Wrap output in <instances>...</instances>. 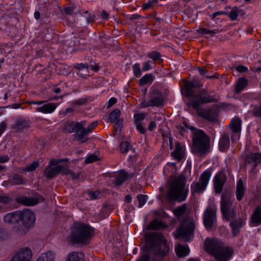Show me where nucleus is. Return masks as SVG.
<instances>
[{
    "instance_id": "8",
    "label": "nucleus",
    "mask_w": 261,
    "mask_h": 261,
    "mask_svg": "<svg viewBox=\"0 0 261 261\" xmlns=\"http://www.w3.org/2000/svg\"><path fill=\"white\" fill-rule=\"evenodd\" d=\"M194 229V224L193 222L184 221L181 222L179 228L177 229L175 237L177 239L182 238L186 241H189Z\"/></svg>"
},
{
    "instance_id": "59",
    "label": "nucleus",
    "mask_w": 261,
    "mask_h": 261,
    "mask_svg": "<svg viewBox=\"0 0 261 261\" xmlns=\"http://www.w3.org/2000/svg\"><path fill=\"white\" fill-rule=\"evenodd\" d=\"M151 61H148L143 63L142 70L143 71H147L152 68L151 66Z\"/></svg>"
},
{
    "instance_id": "35",
    "label": "nucleus",
    "mask_w": 261,
    "mask_h": 261,
    "mask_svg": "<svg viewBox=\"0 0 261 261\" xmlns=\"http://www.w3.org/2000/svg\"><path fill=\"white\" fill-rule=\"evenodd\" d=\"M75 137L77 140H78L81 143L85 142L87 140V138H85V137L88 134L86 129L84 128V126L81 129H79V130L76 131Z\"/></svg>"
},
{
    "instance_id": "58",
    "label": "nucleus",
    "mask_w": 261,
    "mask_h": 261,
    "mask_svg": "<svg viewBox=\"0 0 261 261\" xmlns=\"http://www.w3.org/2000/svg\"><path fill=\"white\" fill-rule=\"evenodd\" d=\"M123 120L122 119H119L118 120H117L115 125V129L116 130H121L123 125Z\"/></svg>"
},
{
    "instance_id": "42",
    "label": "nucleus",
    "mask_w": 261,
    "mask_h": 261,
    "mask_svg": "<svg viewBox=\"0 0 261 261\" xmlns=\"http://www.w3.org/2000/svg\"><path fill=\"white\" fill-rule=\"evenodd\" d=\"M83 255V254L81 252H72L68 254L66 261H80Z\"/></svg>"
},
{
    "instance_id": "10",
    "label": "nucleus",
    "mask_w": 261,
    "mask_h": 261,
    "mask_svg": "<svg viewBox=\"0 0 261 261\" xmlns=\"http://www.w3.org/2000/svg\"><path fill=\"white\" fill-rule=\"evenodd\" d=\"M150 99L144 102V107H159L164 103V98L162 93L158 90H152L149 94Z\"/></svg>"
},
{
    "instance_id": "63",
    "label": "nucleus",
    "mask_w": 261,
    "mask_h": 261,
    "mask_svg": "<svg viewBox=\"0 0 261 261\" xmlns=\"http://www.w3.org/2000/svg\"><path fill=\"white\" fill-rule=\"evenodd\" d=\"M88 194H89L90 197L91 198V199H96L98 197V196L99 195V192L98 191H95V192L91 191V192H89Z\"/></svg>"
},
{
    "instance_id": "62",
    "label": "nucleus",
    "mask_w": 261,
    "mask_h": 261,
    "mask_svg": "<svg viewBox=\"0 0 261 261\" xmlns=\"http://www.w3.org/2000/svg\"><path fill=\"white\" fill-rule=\"evenodd\" d=\"M236 70L239 72H245L248 71V68L244 65H240L235 67Z\"/></svg>"
},
{
    "instance_id": "11",
    "label": "nucleus",
    "mask_w": 261,
    "mask_h": 261,
    "mask_svg": "<svg viewBox=\"0 0 261 261\" xmlns=\"http://www.w3.org/2000/svg\"><path fill=\"white\" fill-rule=\"evenodd\" d=\"M216 222V210L207 207L204 212L203 223L206 229H211Z\"/></svg>"
},
{
    "instance_id": "46",
    "label": "nucleus",
    "mask_w": 261,
    "mask_h": 261,
    "mask_svg": "<svg viewBox=\"0 0 261 261\" xmlns=\"http://www.w3.org/2000/svg\"><path fill=\"white\" fill-rule=\"evenodd\" d=\"M74 68L79 70V72L77 73L79 76H83L82 74L80 73V71L83 70H88V65L87 64L78 63L74 65Z\"/></svg>"
},
{
    "instance_id": "33",
    "label": "nucleus",
    "mask_w": 261,
    "mask_h": 261,
    "mask_svg": "<svg viewBox=\"0 0 261 261\" xmlns=\"http://www.w3.org/2000/svg\"><path fill=\"white\" fill-rule=\"evenodd\" d=\"M251 222L256 226L258 225L261 222V207L257 206L252 216H251Z\"/></svg>"
},
{
    "instance_id": "56",
    "label": "nucleus",
    "mask_w": 261,
    "mask_h": 261,
    "mask_svg": "<svg viewBox=\"0 0 261 261\" xmlns=\"http://www.w3.org/2000/svg\"><path fill=\"white\" fill-rule=\"evenodd\" d=\"M158 2V0H151L148 3L144 4L142 6V9L144 10H146L148 9L151 8L154 4H156Z\"/></svg>"
},
{
    "instance_id": "13",
    "label": "nucleus",
    "mask_w": 261,
    "mask_h": 261,
    "mask_svg": "<svg viewBox=\"0 0 261 261\" xmlns=\"http://www.w3.org/2000/svg\"><path fill=\"white\" fill-rule=\"evenodd\" d=\"M32 257L31 250L28 248H23L16 252L10 261H30Z\"/></svg>"
},
{
    "instance_id": "26",
    "label": "nucleus",
    "mask_w": 261,
    "mask_h": 261,
    "mask_svg": "<svg viewBox=\"0 0 261 261\" xmlns=\"http://www.w3.org/2000/svg\"><path fill=\"white\" fill-rule=\"evenodd\" d=\"M230 147L229 135L227 134H223L219 141V149L221 151H226Z\"/></svg>"
},
{
    "instance_id": "60",
    "label": "nucleus",
    "mask_w": 261,
    "mask_h": 261,
    "mask_svg": "<svg viewBox=\"0 0 261 261\" xmlns=\"http://www.w3.org/2000/svg\"><path fill=\"white\" fill-rule=\"evenodd\" d=\"M7 126L8 125L6 121H4L0 123V136H1L4 132L7 129Z\"/></svg>"
},
{
    "instance_id": "55",
    "label": "nucleus",
    "mask_w": 261,
    "mask_h": 261,
    "mask_svg": "<svg viewBox=\"0 0 261 261\" xmlns=\"http://www.w3.org/2000/svg\"><path fill=\"white\" fill-rule=\"evenodd\" d=\"M87 102V99L86 98H80L76 100H75L72 102V106H81L85 105Z\"/></svg>"
},
{
    "instance_id": "64",
    "label": "nucleus",
    "mask_w": 261,
    "mask_h": 261,
    "mask_svg": "<svg viewBox=\"0 0 261 261\" xmlns=\"http://www.w3.org/2000/svg\"><path fill=\"white\" fill-rule=\"evenodd\" d=\"M137 261H150L149 255L145 254L141 255Z\"/></svg>"
},
{
    "instance_id": "14",
    "label": "nucleus",
    "mask_w": 261,
    "mask_h": 261,
    "mask_svg": "<svg viewBox=\"0 0 261 261\" xmlns=\"http://www.w3.org/2000/svg\"><path fill=\"white\" fill-rule=\"evenodd\" d=\"M226 181V176L224 172L220 171L215 175L214 179V187L216 193H221Z\"/></svg>"
},
{
    "instance_id": "3",
    "label": "nucleus",
    "mask_w": 261,
    "mask_h": 261,
    "mask_svg": "<svg viewBox=\"0 0 261 261\" xmlns=\"http://www.w3.org/2000/svg\"><path fill=\"white\" fill-rule=\"evenodd\" d=\"M184 126L192 130V147L193 154L202 156L210 151V139L205 132L194 126L189 125L187 122H184Z\"/></svg>"
},
{
    "instance_id": "22",
    "label": "nucleus",
    "mask_w": 261,
    "mask_h": 261,
    "mask_svg": "<svg viewBox=\"0 0 261 261\" xmlns=\"http://www.w3.org/2000/svg\"><path fill=\"white\" fill-rule=\"evenodd\" d=\"M20 211H16L5 215L3 219L5 223L13 224L20 221L21 215Z\"/></svg>"
},
{
    "instance_id": "44",
    "label": "nucleus",
    "mask_w": 261,
    "mask_h": 261,
    "mask_svg": "<svg viewBox=\"0 0 261 261\" xmlns=\"http://www.w3.org/2000/svg\"><path fill=\"white\" fill-rule=\"evenodd\" d=\"M69 161V159L68 158H64L61 159H51L50 160L48 166H59L58 165L63 162H67Z\"/></svg>"
},
{
    "instance_id": "12",
    "label": "nucleus",
    "mask_w": 261,
    "mask_h": 261,
    "mask_svg": "<svg viewBox=\"0 0 261 261\" xmlns=\"http://www.w3.org/2000/svg\"><path fill=\"white\" fill-rule=\"evenodd\" d=\"M43 197L40 195H36L35 197H28L25 196H19L16 198L17 203H21L27 206H33L40 202L43 201Z\"/></svg>"
},
{
    "instance_id": "20",
    "label": "nucleus",
    "mask_w": 261,
    "mask_h": 261,
    "mask_svg": "<svg viewBox=\"0 0 261 261\" xmlns=\"http://www.w3.org/2000/svg\"><path fill=\"white\" fill-rule=\"evenodd\" d=\"M234 199L229 193H223L221 196V212L226 211L233 207Z\"/></svg>"
},
{
    "instance_id": "17",
    "label": "nucleus",
    "mask_w": 261,
    "mask_h": 261,
    "mask_svg": "<svg viewBox=\"0 0 261 261\" xmlns=\"http://www.w3.org/2000/svg\"><path fill=\"white\" fill-rule=\"evenodd\" d=\"M30 127L29 121L24 118H18L12 125L11 128L16 133H22Z\"/></svg>"
},
{
    "instance_id": "40",
    "label": "nucleus",
    "mask_w": 261,
    "mask_h": 261,
    "mask_svg": "<svg viewBox=\"0 0 261 261\" xmlns=\"http://www.w3.org/2000/svg\"><path fill=\"white\" fill-rule=\"evenodd\" d=\"M63 174L64 175H69L73 180L79 178L80 173H74L68 169V166L67 165H64V169L63 171Z\"/></svg>"
},
{
    "instance_id": "52",
    "label": "nucleus",
    "mask_w": 261,
    "mask_h": 261,
    "mask_svg": "<svg viewBox=\"0 0 261 261\" xmlns=\"http://www.w3.org/2000/svg\"><path fill=\"white\" fill-rule=\"evenodd\" d=\"M251 114L254 117L261 118V106H256L251 111Z\"/></svg>"
},
{
    "instance_id": "57",
    "label": "nucleus",
    "mask_w": 261,
    "mask_h": 261,
    "mask_svg": "<svg viewBox=\"0 0 261 261\" xmlns=\"http://www.w3.org/2000/svg\"><path fill=\"white\" fill-rule=\"evenodd\" d=\"M98 125V121L92 122L87 128L86 130L88 133H91Z\"/></svg>"
},
{
    "instance_id": "54",
    "label": "nucleus",
    "mask_w": 261,
    "mask_h": 261,
    "mask_svg": "<svg viewBox=\"0 0 261 261\" xmlns=\"http://www.w3.org/2000/svg\"><path fill=\"white\" fill-rule=\"evenodd\" d=\"M145 115L144 113H139L134 115L135 123H141L140 122L145 119Z\"/></svg>"
},
{
    "instance_id": "28",
    "label": "nucleus",
    "mask_w": 261,
    "mask_h": 261,
    "mask_svg": "<svg viewBox=\"0 0 261 261\" xmlns=\"http://www.w3.org/2000/svg\"><path fill=\"white\" fill-rule=\"evenodd\" d=\"M57 107V106L55 103H47L41 107L37 108L36 111L43 113H51L55 110Z\"/></svg>"
},
{
    "instance_id": "49",
    "label": "nucleus",
    "mask_w": 261,
    "mask_h": 261,
    "mask_svg": "<svg viewBox=\"0 0 261 261\" xmlns=\"http://www.w3.org/2000/svg\"><path fill=\"white\" fill-rule=\"evenodd\" d=\"M138 200L139 201V207H141L143 206L147 200V196L145 195H139L137 196Z\"/></svg>"
},
{
    "instance_id": "38",
    "label": "nucleus",
    "mask_w": 261,
    "mask_h": 261,
    "mask_svg": "<svg viewBox=\"0 0 261 261\" xmlns=\"http://www.w3.org/2000/svg\"><path fill=\"white\" fill-rule=\"evenodd\" d=\"M147 57L154 61V64H156V62H157L159 64L163 62V59L161 58V55L159 51H151L148 53Z\"/></svg>"
},
{
    "instance_id": "43",
    "label": "nucleus",
    "mask_w": 261,
    "mask_h": 261,
    "mask_svg": "<svg viewBox=\"0 0 261 261\" xmlns=\"http://www.w3.org/2000/svg\"><path fill=\"white\" fill-rule=\"evenodd\" d=\"M186 210L187 205L185 203L175 208L173 210V213L176 217H178L184 214L186 212Z\"/></svg>"
},
{
    "instance_id": "37",
    "label": "nucleus",
    "mask_w": 261,
    "mask_h": 261,
    "mask_svg": "<svg viewBox=\"0 0 261 261\" xmlns=\"http://www.w3.org/2000/svg\"><path fill=\"white\" fill-rule=\"evenodd\" d=\"M177 255L179 257L187 256L189 254L190 250L188 248L181 245H178L175 248Z\"/></svg>"
},
{
    "instance_id": "9",
    "label": "nucleus",
    "mask_w": 261,
    "mask_h": 261,
    "mask_svg": "<svg viewBox=\"0 0 261 261\" xmlns=\"http://www.w3.org/2000/svg\"><path fill=\"white\" fill-rule=\"evenodd\" d=\"M211 176L210 171L205 170L203 172L199 177V181L193 182L191 184L192 193L194 194L203 192L207 185Z\"/></svg>"
},
{
    "instance_id": "6",
    "label": "nucleus",
    "mask_w": 261,
    "mask_h": 261,
    "mask_svg": "<svg viewBox=\"0 0 261 261\" xmlns=\"http://www.w3.org/2000/svg\"><path fill=\"white\" fill-rule=\"evenodd\" d=\"M21 218L20 221L22 224L15 228V231L18 236H21L25 234L31 227L33 226L36 217L34 213L29 209H24L20 211Z\"/></svg>"
},
{
    "instance_id": "5",
    "label": "nucleus",
    "mask_w": 261,
    "mask_h": 261,
    "mask_svg": "<svg viewBox=\"0 0 261 261\" xmlns=\"http://www.w3.org/2000/svg\"><path fill=\"white\" fill-rule=\"evenodd\" d=\"M205 246L206 251L212 254L217 261H228L233 253L232 247L225 246L217 239H206Z\"/></svg>"
},
{
    "instance_id": "7",
    "label": "nucleus",
    "mask_w": 261,
    "mask_h": 261,
    "mask_svg": "<svg viewBox=\"0 0 261 261\" xmlns=\"http://www.w3.org/2000/svg\"><path fill=\"white\" fill-rule=\"evenodd\" d=\"M211 93H212L211 91L208 92L206 89L200 90L199 93L194 96L190 102V105L193 109H198L200 107L201 105L216 102L218 100L214 96L211 95Z\"/></svg>"
},
{
    "instance_id": "45",
    "label": "nucleus",
    "mask_w": 261,
    "mask_h": 261,
    "mask_svg": "<svg viewBox=\"0 0 261 261\" xmlns=\"http://www.w3.org/2000/svg\"><path fill=\"white\" fill-rule=\"evenodd\" d=\"M198 33L200 34H210L211 35H214L219 33V31L217 30H210L206 28H200L198 30Z\"/></svg>"
},
{
    "instance_id": "47",
    "label": "nucleus",
    "mask_w": 261,
    "mask_h": 261,
    "mask_svg": "<svg viewBox=\"0 0 261 261\" xmlns=\"http://www.w3.org/2000/svg\"><path fill=\"white\" fill-rule=\"evenodd\" d=\"M130 144L126 141H124L121 143L120 144V148L121 152L123 153H126L129 148Z\"/></svg>"
},
{
    "instance_id": "18",
    "label": "nucleus",
    "mask_w": 261,
    "mask_h": 261,
    "mask_svg": "<svg viewBox=\"0 0 261 261\" xmlns=\"http://www.w3.org/2000/svg\"><path fill=\"white\" fill-rule=\"evenodd\" d=\"M64 165L51 167L48 166L43 172V176L48 179H51L59 173L63 174Z\"/></svg>"
},
{
    "instance_id": "51",
    "label": "nucleus",
    "mask_w": 261,
    "mask_h": 261,
    "mask_svg": "<svg viewBox=\"0 0 261 261\" xmlns=\"http://www.w3.org/2000/svg\"><path fill=\"white\" fill-rule=\"evenodd\" d=\"M134 73L137 77H140L141 75V71L139 63H136L133 65V67Z\"/></svg>"
},
{
    "instance_id": "25",
    "label": "nucleus",
    "mask_w": 261,
    "mask_h": 261,
    "mask_svg": "<svg viewBox=\"0 0 261 261\" xmlns=\"http://www.w3.org/2000/svg\"><path fill=\"white\" fill-rule=\"evenodd\" d=\"M26 181L23 177L18 174H14L7 181H4L6 186H15L24 185Z\"/></svg>"
},
{
    "instance_id": "19",
    "label": "nucleus",
    "mask_w": 261,
    "mask_h": 261,
    "mask_svg": "<svg viewBox=\"0 0 261 261\" xmlns=\"http://www.w3.org/2000/svg\"><path fill=\"white\" fill-rule=\"evenodd\" d=\"M200 82L198 81L193 80L191 81H187L185 83L184 92L187 97H191L193 98L194 94V88L201 87Z\"/></svg>"
},
{
    "instance_id": "23",
    "label": "nucleus",
    "mask_w": 261,
    "mask_h": 261,
    "mask_svg": "<svg viewBox=\"0 0 261 261\" xmlns=\"http://www.w3.org/2000/svg\"><path fill=\"white\" fill-rule=\"evenodd\" d=\"M86 125V121H83L81 122H70L64 125V129L66 133H72L76 132L79 129L82 128Z\"/></svg>"
},
{
    "instance_id": "1",
    "label": "nucleus",
    "mask_w": 261,
    "mask_h": 261,
    "mask_svg": "<svg viewBox=\"0 0 261 261\" xmlns=\"http://www.w3.org/2000/svg\"><path fill=\"white\" fill-rule=\"evenodd\" d=\"M146 248L152 261H162L168 256L170 247L165 236L160 232H149L145 235Z\"/></svg>"
},
{
    "instance_id": "53",
    "label": "nucleus",
    "mask_w": 261,
    "mask_h": 261,
    "mask_svg": "<svg viewBox=\"0 0 261 261\" xmlns=\"http://www.w3.org/2000/svg\"><path fill=\"white\" fill-rule=\"evenodd\" d=\"M98 160V158L96 155L91 154L86 158V159L85 160V163L86 164H89L96 162Z\"/></svg>"
},
{
    "instance_id": "50",
    "label": "nucleus",
    "mask_w": 261,
    "mask_h": 261,
    "mask_svg": "<svg viewBox=\"0 0 261 261\" xmlns=\"http://www.w3.org/2000/svg\"><path fill=\"white\" fill-rule=\"evenodd\" d=\"M39 166V163L38 161H34L32 164H30L26 166L24 169L27 171H32L35 170Z\"/></svg>"
},
{
    "instance_id": "4",
    "label": "nucleus",
    "mask_w": 261,
    "mask_h": 261,
    "mask_svg": "<svg viewBox=\"0 0 261 261\" xmlns=\"http://www.w3.org/2000/svg\"><path fill=\"white\" fill-rule=\"evenodd\" d=\"M94 230L89 225L84 223H75L67 237V242L71 245L89 244L94 235Z\"/></svg>"
},
{
    "instance_id": "39",
    "label": "nucleus",
    "mask_w": 261,
    "mask_h": 261,
    "mask_svg": "<svg viewBox=\"0 0 261 261\" xmlns=\"http://www.w3.org/2000/svg\"><path fill=\"white\" fill-rule=\"evenodd\" d=\"M222 213L224 218L227 221H229L231 219L234 218L236 216V213L234 212V207L227 210L226 211L222 212Z\"/></svg>"
},
{
    "instance_id": "16",
    "label": "nucleus",
    "mask_w": 261,
    "mask_h": 261,
    "mask_svg": "<svg viewBox=\"0 0 261 261\" xmlns=\"http://www.w3.org/2000/svg\"><path fill=\"white\" fill-rule=\"evenodd\" d=\"M246 218L244 217L232 219L229 221L231 232L234 237L237 236L240 232L241 228L245 224Z\"/></svg>"
},
{
    "instance_id": "61",
    "label": "nucleus",
    "mask_w": 261,
    "mask_h": 261,
    "mask_svg": "<svg viewBox=\"0 0 261 261\" xmlns=\"http://www.w3.org/2000/svg\"><path fill=\"white\" fill-rule=\"evenodd\" d=\"M136 125L137 129L141 134H144L146 133V129L145 127L141 123H137L136 124Z\"/></svg>"
},
{
    "instance_id": "24",
    "label": "nucleus",
    "mask_w": 261,
    "mask_h": 261,
    "mask_svg": "<svg viewBox=\"0 0 261 261\" xmlns=\"http://www.w3.org/2000/svg\"><path fill=\"white\" fill-rule=\"evenodd\" d=\"M246 191V187L242 178L238 181L236 186V198L238 201H241L245 195Z\"/></svg>"
},
{
    "instance_id": "29",
    "label": "nucleus",
    "mask_w": 261,
    "mask_h": 261,
    "mask_svg": "<svg viewBox=\"0 0 261 261\" xmlns=\"http://www.w3.org/2000/svg\"><path fill=\"white\" fill-rule=\"evenodd\" d=\"M167 227H168L167 225H166L163 221H159L157 219H154L149 223V224L148 226V229H149V230L162 229L166 228Z\"/></svg>"
},
{
    "instance_id": "21",
    "label": "nucleus",
    "mask_w": 261,
    "mask_h": 261,
    "mask_svg": "<svg viewBox=\"0 0 261 261\" xmlns=\"http://www.w3.org/2000/svg\"><path fill=\"white\" fill-rule=\"evenodd\" d=\"M133 174H129L124 170H121L116 175L113 184L115 186H120L127 179L133 178Z\"/></svg>"
},
{
    "instance_id": "2",
    "label": "nucleus",
    "mask_w": 261,
    "mask_h": 261,
    "mask_svg": "<svg viewBox=\"0 0 261 261\" xmlns=\"http://www.w3.org/2000/svg\"><path fill=\"white\" fill-rule=\"evenodd\" d=\"M188 194L187 179L183 174L170 178L166 193V197L169 201L181 202L186 200Z\"/></svg>"
},
{
    "instance_id": "34",
    "label": "nucleus",
    "mask_w": 261,
    "mask_h": 261,
    "mask_svg": "<svg viewBox=\"0 0 261 261\" xmlns=\"http://www.w3.org/2000/svg\"><path fill=\"white\" fill-rule=\"evenodd\" d=\"M241 120L239 118L233 119L229 124V126L232 132L238 133L241 129Z\"/></svg>"
},
{
    "instance_id": "31",
    "label": "nucleus",
    "mask_w": 261,
    "mask_h": 261,
    "mask_svg": "<svg viewBox=\"0 0 261 261\" xmlns=\"http://www.w3.org/2000/svg\"><path fill=\"white\" fill-rule=\"evenodd\" d=\"M55 254L51 251H48L41 254L36 261H54Z\"/></svg>"
},
{
    "instance_id": "30",
    "label": "nucleus",
    "mask_w": 261,
    "mask_h": 261,
    "mask_svg": "<svg viewBox=\"0 0 261 261\" xmlns=\"http://www.w3.org/2000/svg\"><path fill=\"white\" fill-rule=\"evenodd\" d=\"M244 14L243 11L237 7H233L230 12H227V16L230 18L231 21L237 20L239 15Z\"/></svg>"
},
{
    "instance_id": "48",
    "label": "nucleus",
    "mask_w": 261,
    "mask_h": 261,
    "mask_svg": "<svg viewBox=\"0 0 261 261\" xmlns=\"http://www.w3.org/2000/svg\"><path fill=\"white\" fill-rule=\"evenodd\" d=\"M152 81V75L150 74H147L143 76L140 80L141 85H145Z\"/></svg>"
},
{
    "instance_id": "27",
    "label": "nucleus",
    "mask_w": 261,
    "mask_h": 261,
    "mask_svg": "<svg viewBox=\"0 0 261 261\" xmlns=\"http://www.w3.org/2000/svg\"><path fill=\"white\" fill-rule=\"evenodd\" d=\"M246 163H253L254 167L261 162V154L260 153H252L248 155L245 159Z\"/></svg>"
},
{
    "instance_id": "36",
    "label": "nucleus",
    "mask_w": 261,
    "mask_h": 261,
    "mask_svg": "<svg viewBox=\"0 0 261 261\" xmlns=\"http://www.w3.org/2000/svg\"><path fill=\"white\" fill-rule=\"evenodd\" d=\"M171 155L175 159L180 161L182 158V147L180 146L179 142H176L175 143V148L174 150L171 153Z\"/></svg>"
},
{
    "instance_id": "15",
    "label": "nucleus",
    "mask_w": 261,
    "mask_h": 261,
    "mask_svg": "<svg viewBox=\"0 0 261 261\" xmlns=\"http://www.w3.org/2000/svg\"><path fill=\"white\" fill-rule=\"evenodd\" d=\"M195 109L199 116L206 120L213 122L217 119V113L210 108H200V107Z\"/></svg>"
},
{
    "instance_id": "32",
    "label": "nucleus",
    "mask_w": 261,
    "mask_h": 261,
    "mask_svg": "<svg viewBox=\"0 0 261 261\" xmlns=\"http://www.w3.org/2000/svg\"><path fill=\"white\" fill-rule=\"evenodd\" d=\"M248 80L245 77L240 78L235 86V92L239 94L247 86Z\"/></svg>"
},
{
    "instance_id": "41",
    "label": "nucleus",
    "mask_w": 261,
    "mask_h": 261,
    "mask_svg": "<svg viewBox=\"0 0 261 261\" xmlns=\"http://www.w3.org/2000/svg\"><path fill=\"white\" fill-rule=\"evenodd\" d=\"M120 114V110L115 109L109 114L108 119L110 122H114L119 117Z\"/></svg>"
}]
</instances>
